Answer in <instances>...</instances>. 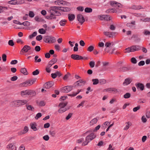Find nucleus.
Returning a JSON list of instances; mask_svg holds the SVG:
<instances>
[{"mask_svg":"<svg viewBox=\"0 0 150 150\" xmlns=\"http://www.w3.org/2000/svg\"><path fill=\"white\" fill-rule=\"evenodd\" d=\"M50 9L52 10V11H59L61 10L62 11H68L70 10V8L67 7H62V6H51L50 8Z\"/></svg>","mask_w":150,"mask_h":150,"instance_id":"f257e3e1","label":"nucleus"},{"mask_svg":"<svg viewBox=\"0 0 150 150\" xmlns=\"http://www.w3.org/2000/svg\"><path fill=\"white\" fill-rule=\"evenodd\" d=\"M52 10L50 9V8H49L48 12L50 13V15L46 16V18L47 19L51 20L52 19H55L56 18L55 15L54 14V12L53 11L52 12V11H51Z\"/></svg>","mask_w":150,"mask_h":150,"instance_id":"f03ea898","label":"nucleus"},{"mask_svg":"<svg viewBox=\"0 0 150 150\" xmlns=\"http://www.w3.org/2000/svg\"><path fill=\"white\" fill-rule=\"evenodd\" d=\"M73 87L72 86H67L62 88L61 91L64 93H67L73 89Z\"/></svg>","mask_w":150,"mask_h":150,"instance_id":"7ed1b4c3","label":"nucleus"},{"mask_svg":"<svg viewBox=\"0 0 150 150\" xmlns=\"http://www.w3.org/2000/svg\"><path fill=\"white\" fill-rule=\"evenodd\" d=\"M110 4L112 6L116 7L123 8V6L120 4L114 1H111L110 2Z\"/></svg>","mask_w":150,"mask_h":150,"instance_id":"20e7f679","label":"nucleus"},{"mask_svg":"<svg viewBox=\"0 0 150 150\" xmlns=\"http://www.w3.org/2000/svg\"><path fill=\"white\" fill-rule=\"evenodd\" d=\"M77 19L78 21L82 24L85 21V19L83 16L81 14H78L77 15Z\"/></svg>","mask_w":150,"mask_h":150,"instance_id":"39448f33","label":"nucleus"},{"mask_svg":"<svg viewBox=\"0 0 150 150\" xmlns=\"http://www.w3.org/2000/svg\"><path fill=\"white\" fill-rule=\"evenodd\" d=\"M19 100L11 102L10 104L12 107H19L20 106Z\"/></svg>","mask_w":150,"mask_h":150,"instance_id":"423d86ee","label":"nucleus"},{"mask_svg":"<svg viewBox=\"0 0 150 150\" xmlns=\"http://www.w3.org/2000/svg\"><path fill=\"white\" fill-rule=\"evenodd\" d=\"M71 58L74 60L83 59L84 58L82 57L78 54H72L71 55Z\"/></svg>","mask_w":150,"mask_h":150,"instance_id":"0eeeda50","label":"nucleus"},{"mask_svg":"<svg viewBox=\"0 0 150 150\" xmlns=\"http://www.w3.org/2000/svg\"><path fill=\"white\" fill-rule=\"evenodd\" d=\"M96 137V134L93 133H92L90 134L89 135L87 136L86 137V138L89 142H90L95 139Z\"/></svg>","mask_w":150,"mask_h":150,"instance_id":"6e6552de","label":"nucleus"},{"mask_svg":"<svg viewBox=\"0 0 150 150\" xmlns=\"http://www.w3.org/2000/svg\"><path fill=\"white\" fill-rule=\"evenodd\" d=\"M86 83L85 81H83L82 80H80L79 81H77L75 83V86H82L84 85Z\"/></svg>","mask_w":150,"mask_h":150,"instance_id":"1a4fd4ad","label":"nucleus"},{"mask_svg":"<svg viewBox=\"0 0 150 150\" xmlns=\"http://www.w3.org/2000/svg\"><path fill=\"white\" fill-rule=\"evenodd\" d=\"M131 52H133L141 50V47L139 45H133L131 47Z\"/></svg>","mask_w":150,"mask_h":150,"instance_id":"9d476101","label":"nucleus"},{"mask_svg":"<svg viewBox=\"0 0 150 150\" xmlns=\"http://www.w3.org/2000/svg\"><path fill=\"white\" fill-rule=\"evenodd\" d=\"M103 34L105 36L109 38L113 37V34H115L116 33L115 32H110L107 31H105L103 32Z\"/></svg>","mask_w":150,"mask_h":150,"instance_id":"9b49d317","label":"nucleus"},{"mask_svg":"<svg viewBox=\"0 0 150 150\" xmlns=\"http://www.w3.org/2000/svg\"><path fill=\"white\" fill-rule=\"evenodd\" d=\"M106 91L110 92V93H116L118 92L117 90L114 88H110L106 89Z\"/></svg>","mask_w":150,"mask_h":150,"instance_id":"f8f14e48","label":"nucleus"},{"mask_svg":"<svg viewBox=\"0 0 150 150\" xmlns=\"http://www.w3.org/2000/svg\"><path fill=\"white\" fill-rule=\"evenodd\" d=\"M53 85V83L52 82H48L44 85V88L48 89L51 87Z\"/></svg>","mask_w":150,"mask_h":150,"instance_id":"ddd939ff","label":"nucleus"},{"mask_svg":"<svg viewBox=\"0 0 150 150\" xmlns=\"http://www.w3.org/2000/svg\"><path fill=\"white\" fill-rule=\"evenodd\" d=\"M127 27L131 28L132 29H134L136 28L135 26V21H132L130 23H127Z\"/></svg>","mask_w":150,"mask_h":150,"instance_id":"4468645a","label":"nucleus"},{"mask_svg":"<svg viewBox=\"0 0 150 150\" xmlns=\"http://www.w3.org/2000/svg\"><path fill=\"white\" fill-rule=\"evenodd\" d=\"M30 84L31 83H30V81L29 79L25 82L20 84V85L21 87H26L29 86H30Z\"/></svg>","mask_w":150,"mask_h":150,"instance_id":"2eb2a0df","label":"nucleus"},{"mask_svg":"<svg viewBox=\"0 0 150 150\" xmlns=\"http://www.w3.org/2000/svg\"><path fill=\"white\" fill-rule=\"evenodd\" d=\"M132 81V79L130 78H127L125 80L123 84L124 86L127 85L131 82Z\"/></svg>","mask_w":150,"mask_h":150,"instance_id":"dca6fc26","label":"nucleus"},{"mask_svg":"<svg viewBox=\"0 0 150 150\" xmlns=\"http://www.w3.org/2000/svg\"><path fill=\"white\" fill-rule=\"evenodd\" d=\"M31 49L30 47L27 45L24 46L21 50L22 52H27Z\"/></svg>","mask_w":150,"mask_h":150,"instance_id":"f3484780","label":"nucleus"},{"mask_svg":"<svg viewBox=\"0 0 150 150\" xmlns=\"http://www.w3.org/2000/svg\"><path fill=\"white\" fill-rule=\"evenodd\" d=\"M135 86L137 89H139L141 91H142L144 89V85L142 83H138L136 84Z\"/></svg>","mask_w":150,"mask_h":150,"instance_id":"a211bd4d","label":"nucleus"},{"mask_svg":"<svg viewBox=\"0 0 150 150\" xmlns=\"http://www.w3.org/2000/svg\"><path fill=\"white\" fill-rule=\"evenodd\" d=\"M57 61V59L56 58H53L48 63V65L49 67H51V66L56 63Z\"/></svg>","mask_w":150,"mask_h":150,"instance_id":"6ab92c4d","label":"nucleus"},{"mask_svg":"<svg viewBox=\"0 0 150 150\" xmlns=\"http://www.w3.org/2000/svg\"><path fill=\"white\" fill-rule=\"evenodd\" d=\"M31 128L33 129L34 131H36L37 130V128L36 127L37 125L35 122L31 123L30 124Z\"/></svg>","mask_w":150,"mask_h":150,"instance_id":"aec40b11","label":"nucleus"},{"mask_svg":"<svg viewBox=\"0 0 150 150\" xmlns=\"http://www.w3.org/2000/svg\"><path fill=\"white\" fill-rule=\"evenodd\" d=\"M55 3L56 4H58L60 6L62 4L64 5L65 4H66V2L64 1H55Z\"/></svg>","mask_w":150,"mask_h":150,"instance_id":"412c9836","label":"nucleus"},{"mask_svg":"<svg viewBox=\"0 0 150 150\" xmlns=\"http://www.w3.org/2000/svg\"><path fill=\"white\" fill-rule=\"evenodd\" d=\"M119 71L122 72L127 71L129 70V69L127 67H123L119 69Z\"/></svg>","mask_w":150,"mask_h":150,"instance_id":"4be33fe9","label":"nucleus"},{"mask_svg":"<svg viewBox=\"0 0 150 150\" xmlns=\"http://www.w3.org/2000/svg\"><path fill=\"white\" fill-rule=\"evenodd\" d=\"M28 95H30L32 96H35L36 93L35 91L33 90H28Z\"/></svg>","mask_w":150,"mask_h":150,"instance_id":"5701e85b","label":"nucleus"},{"mask_svg":"<svg viewBox=\"0 0 150 150\" xmlns=\"http://www.w3.org/2000/svg\"><path fill=\"white\" fill-rule=\"evenodd\" d=\"M28 127L27 126H25L24 127L23 131H22L20 132L19 133V134L20 135H21L22 134H25L28 131Z\"/></svg>","mask_w":150,"mask_h":150,"instance_id":"b1692460","label":"nucleus"},{"mask_svg":"<svg viewBox=\"0 0 150 150\" xmlns=\"http://www.w3.org/2000/svg\"><path fill=\"white\" fill-rule=\"evenodd\" d=\"M19 101L20 106H22L25 104H26L28 102V101L26 100H19Z\"/></svg>","mask_w":150,"mask_h":150,"instance_id":"393cba45","label":"nucleus"},{"mask_svg":"<svg viewBox=\"0 0 150 150\" xmlns=\"http://www.w3.org/2000/svg\"><path fill=\"white\" fill-rule=\"evenodd\" d=\"M68 16L69 20L70 21H73L75 18V16L73 14H69Z\"/></svg>","mask_w":150,"mask_h":150,"instance_id":"a878e982","label":"nucleus"},{"mask_svg":"<svg viewBox=\"0 0 150 150\" xmlns=\"http://www.w3.org/2000/svg\"><path fill=\"white\" fill-rule=\"evenodd\" d=\"M15 147L16 148L15 146L11 143L9 144L7 146V148L10 150H13Z\"/></svg>","mask_w":150,"mask_h":150,"instance_id":"bb28decb","label":"nucleus"},{"mask_svg":"<svg viewBox=\"0 0 150 150\" xmlns=\"http://www.w3.org/2000/svg\"><path fill=\"white\" fill-rule=\"evenodd\" d=\"M81 91V90H78L77 92H73L72 94H69L68 95L71 97H74L76 96L77 94H79Z\"/></svg>","mask_w":150,"mask_h":150,"instance_id":"cd10ccee","label":"nucleus"},{"mask_svg":"<svg viewBox=\"0 0 150 150\" xmlns=\"http://www.w3.org/2000/svg\"><path fill=\"white\" fill-rule=\"evenodd\" d=\"M21 72L25 75H27L28 73L26 69L25 68H22L21 69Z\"/></svg>","mask_w":150,"mask_h":150,"instance_id":"c85d7f7f","label":"nucleus"},{"mask_svg":"<svg viewBox=\"0 0 150 150\" xmlns=\"http://www.w3.org/2000/svg\"><path fill=\"white\" fill-rule=\"evenodd\" d=\"M97 119L96 118H94L92 119L90 122V125L91 126L93 125L94 124H96L97 122Z\"/></svg>","mask_w":150,"mask_h":150,"instance_id":"c756f323","label":"nucleus"},{"mask_svg":"<svg viewBox=\"0 0 150 150\" xmlns=\"http://www.w3.org/2000/svg\"><path fill=\"white\" fill-rule=\"evenodd\" d=\"M26 106L27 107V109L29 110H30L32 111H34V108L33 107H32L31 105H26Z\"/></svg>","mask_w":150,"mask_h":150,"instance_id":"7c9ffc66","label":"nucleus"},{"mask_svg":"<svg viewBox=\"0 0 150 150\" xmlns=\"http://www.w3.org/2000/svg\"><path fill=\"white\" fill-rule=\"evenodd\" d=\"M67 109L66 108H60L58 110V112L60 113H62L67 111Z\"/></svg>","mask_w":150,"mask_h":150,"instance_id":"2f4dec72","label":"nucleus"},{"mask_svg":"<svg viewBox=\"0 0 150 150\" xmlns=\"http://www.w3.org/2000/svg\"><path fill=\"white\" fill-rule=\"evenodd\" d=\"M50 36H46L45 38V41L46 42L49 43H50Z\"/></svg>","mask_w":150,"mask_h":150,"instance_id":"473e14b6","label":"nucleus"},{"mask_svg":"<svg viewBox=\"0 0 150 150\" xmlns=\"http://www.w3.org/2000/svg\"><path fill=\"white\" fill-rule=\"evenodd\" d=\"M67 102L60 103L59 105V106L60 107V108H64V107L67 105Z\"/></svg>","mask_w":150,"mask_h":150,"instance_id":"72a5a7b5","label":"nucleus"},{"mask_svg":"<svg viewBox=\"0 0 150 150\" xmlns=\"http://www.w3.org/2000/svg\"><path fill=\"white\" fill-rule=\"evenodd\" d=\"M132 8L135 10H139L141 9V6H140L133 5L132 7Z\"/></svg>","mask_w":150,"mask_h":150,"instance_id":"f704fd0d","label":"nucleus"},{"mask_svg":"<svg viewBox=\"0 0 150 150\" xmlns=\"http://www.w3.org/2000/svg\"><path fill=\"white\" fill-rule=\"evenodd\" d=\"M39 58V56L38 55L36 56L34 58L35 62H40L41 61V59L40 58L38 59Z\"/></svg>","mask_w":150,"mask_h":150,"instance_id":"c9c22d12","label":"nucleus"},{"mask_svg":"<svg viewBox=\"0 0 150 150\" xmlns=\"http://www.w3.org/2000/svg\"><path fill=\"white\" fill-rule=\"evenodd\" d=\"M126 123L127 124V125H126V126L124 128V129L125 130H127L129 128V126H131L132 125V123L129 122H126Z\"/></svg>","mask_w":150,"mask_h":150,"instance_id":"e433bc0d","label":"nucleus"},{"mask_svg":"<svg viewBox=\"0 0 150 150\" xmlns=\"http://www.w3.org/2000/svg\"><path fill=\"white\" fill-rule=\"evenodd\" d=\"M104 20L108 21L110 20L111 18V17L108 15H104Z\"/></svg>","mask_w":150,"mask_h":150,"instance_id":"4c0bfd02","label":"nucleus"},{"mask_svg":"<svg viewBox=\"0 0 150 150\" xmlns=\"http://www.w3.org/2000/svg\"><path fill=\"white\" fill-rule=\"evenodd\" d=\"M92 11L91 8L88 7H86L85 9V11L86 13H91Z\"/></svg>","mask_w":150,"mask_h":150,"instance_id":"58836bf2","label":"nucleus"},{"mask_svg":"<svg viewBox=\"0 0 150 150\" xmlns=\"http://www.w3.org/2000/svg\"><path fill=\"white\" fill-rule=\"evenodd\" d=\"M92 81L93 82V84L95 85L98 84L99 83V80L98 79H93L92 80Z\"/></svg>","mask_w":150,"mask_h":150,"instance_id":"ea45409f","label":"nucleus"},{"mask_svg":"<svg viewBox=\"0 0 150 150\" xmlns=\"http://www.w3.org/2000/svg\"><path fill=\"white\" fill-rule=\"evenodd\" d=\"M70 74L69 72H67V74L65 75L63 78V79L64 80H66L68 78V77L70 76Z\"/></svg>","mask_w":150,"mask_h":150,"instance_id":"a19ab883","label":"nucleus"},{"mask_svg":"<svg viewBox=\"0 0 150 150\" xmlns=\"http://www.w3.org/2000/svg\"><path fill=\"white\" fill-rule=\"evenodd\" d=\"M46 30H47V29L44 30L43 28H41L39 29L38 31L41 34H44L46 32Z\"/></svg>","mask_w":150,"mask_h":150,"instance_id":"79ce46f5","label":"nucleus"},{"mask_svg":"<svg viewBox=\"0 0 150 150\" xmlns=\"http://www.w3.org/2000/svg\"><path fill=\"white\" fill-rule=\"evenodd\" d=\"M28 90H26L25 91H22L21 92V94L22 96L27 95H28Z\"/></svg>","mask_w":150,"mask_h":150,"instance_id":"37998d69","label":"nucleus"},{"mask_svg":"<svg viewBox=\"0 0 150 150\" xmlns=\"http://www.w3.org/2000/svg\"><path fill=\"white\" fill-rule=\"evenodd\" d=\"M115 12V10L114 9L111 8L108 9L106 11V12L107 13H114Z\"/></svg>","mask_w":150,"mask_h":150,"instance_id":"c03bdc74","label":"nucleus"},{"mask_svg":"<svg viewBox=\"0 0 150 150\" xmlns=\"http://www.w3.org/2000/svg\"><path fill=\"white\" fill-rule=\"evenodd\" d=\"M131 94L129 93H127L124 95V98H128L130 97Z\"/></svg>","mask_w":150,"mask_h":150,"instance_id":"a18cd8bd","label":"nucleus"},{"mask_svg":"<svg viewBox=\"0 0 150 150\" xmlns=\"http://www.w3.org/2000/svg\"><path fill=\"white\" fill-rule=\"evenodd\" d=\"M90 142L87 139L86 137L85 141L83 142L82 144L83 146H85L87 145Z\"/></svg>","mask_w":150,"mask_h":150,"instance_id":"49530a36","label":"nucleus"},{"mask_svg":"<svg viewBox=\"0 0 150 150\" xmlns=\"http://www.w3.org/2000/svg\"><path fill=\"white\" fill-rule=\"evenodd\" d=\"M53 12H54V14L56 16H60L61 15V14L60 12L59 11H52Z\"/></svg>","mask_w":150,"mask_h":150,"instance_id":"de8ad7c7","label":"nucleus"},{"mask_svg":"<svg viewBox=\"0 0 150 150\" xmlns=\"http://www.w3.org/2000/svg\"><path fill=\"white\" fill-rule=\"evenodd\" d=\"M50 43H54L56 41V39L54 37L51 36H50Z\"/></svg>","mask_w":150,"mask_h":150,"instance_id":"09e8293b","label":"nucleus"},{"mask_svg":"<svg viewBox=\"0 0 150 150\" xmlns=\"http://www.w3.org/2000/svg\"><path fill=\"white\" fill-rule=\"evenodd\" d=\"M109 29L111 30H114L116 29V27L113 24L110 25L109 27Z\"/></svg>","mask_w":150,"mask_h":150,"instance_id":"8fccbe9b","label":"nucleus"},{"mask_svg":"<svg viewBox=\"0 0 150 150\" xmlns=\"http://www.w3.org/2000/svg\"><path fill=\"white\" fill-rule=\"evenodd\" d=\"M16 4H21L24 3V0H16Z\"/></svg>","mask_w":150,"mask_h":150,"instance_id":"3c124183","label":"nucleus"},{"mask_svg":"<svg viewBox=\"0 0 150 150\" xmlns=\"http://www.w3.org/2000/svg\"><path fill=\"white\" fill-rule=\"evenodd\" d=\"M36 79H37L36 78H34L33 79H29L30 83H31L30 85H31L33 84L36 81Z\"/></svg>","mask_w":150,"mask_h":150,"instance_id":"603ef678","label":"nucleus"},{"mask_svg":"<svg viewBox=\"0 0 150 150\" xmlns=\"http://www.w3.org/2000/svg\"><path fill=\"white\" fill-rule=\"evenodd\" d=\"M131 47H129L127 48H126L124 52L125 53H129L130 52H131L132 50H131Z\"/></svg>","mask_w":150,"mask_h":150,"instance_id":"864d4df0","label":"nucleus"},{"mask_svg":"<svg viewBox=\"0 0 150 150\" xmlns=\"http://www.w3.org/2000/svg\"><path fill=\"white\" fill-rule=\"evenodd\" d=\"M66 22V20H64L61 21L59 23L61 25L64 26L65 25Z\"/></svg>","mask_w":150,"mask_h":150,"instance_id":"5fc2aeb1","label":"nucleus"},{"mask_svg":"<svg viewBox=\"0 0 150 150\" xmlns=\"http://www.w3.org/2000/svg\"><path fill=\"white\" fill-rule=\"evenodd\" d=\"M94 47L93 46H90L88 47L87 49V50L90 52H91L94 50Z\"/></svg>","mask_w":150,"mask_h":150,"instance_id":"6e6d98bb","label":"nucleus"},{"mask_svg":"<svg viewBox=\"0 0 150 150\" xmlns=\"http://www.w3.org/2000/svg\"><path fill=\"white\" fill-rule=\"evenodd\" d=\"M106 80L105 79H102L100 80L99 82L101 84H105L106 83Z\"/></svg>","mask_w":150,"mask_h":150,"instance_id":"4d7b16f0","label":"nucleus"},{"mask_svg":"<svg viewBox=\"0 0 150 150\" xmlns=\"http://www.w3.org/2000/svg\"><path fill=\"white\" fill-rule=\"evenodd\" d=\"M89 65L91 67L93 68L95 65V62L93 61H91L89 63Z\"/></svg>","mask_w":150,"mask_h":150,"instance_id":"13d9d810","label":"nucleus"},{"mask_svg":"<svg viewBox=\"0 0 150 150\" xmlns=\"http://www.w3.org/2000/svg\"><path fill=\"white\" fill-rule=\"evenodd\" d=\"M6 54H4L2 55V58L4 62H5L6 60Z\"/></svg>","mask_w":150,"mask_h":150,"instance_id":"bf43d9fd","label":"nucleus"},{"mask_svg":"<svg viewBox=\"0 0 150 150\" xmlns=\"http://www.w3.org/2000/svg\"><path fill=\"white\" fill-rule=\"evenodd\" d=\"M8 44L10 46H13L14 44L13 40H10L8 42Z\"/></svg>","mask_w":150,"mask_h":150,"instance_id":"052dcab7","label":"nucleus"},{"mask_svg":"<svg viewBox=\"0 0 150 150\" xmlns=\"http://www.w3.org/2000/svg\"><path fill=\"white\" fill-rule=\"evenodd\" d=\"M41 116H42V114H41V113H37L36 114V116L35 117V119L36 120H37L40 117H41Z\"/></svg>","mask_w":150,"mask_h":150,"instance_id":"680f3d73","label":"nucleus"},{"mask_svg":"<svg viewBox=\"0 0 150 150\" xmlns=\"http://www.w3.org/2000/svg\"><path fill=\"white\" fill-rule=\"evenodd\" d=\"M131 62L133 64H135L137 62V60L134 57H132L131 59Z\"/></svg>","mask_w":150,"mask_h":150,"instance_id":"e2e57ef3","label":"nucleus"},{"mask_svg":"<svg viewBox=\"0 0 150 150\" xmlns=\"http://www.w3.org/2000/svg\"><path fill=\"white\" fill-rule=\"evenodd\" d=\"M49 133L52 136L54 137L55 134V131L50 130V131Z\"/></svg>","mask_w":150,"mask_h":150,"instance_id":"0e129e2a","label":"nucleus"},{"mask_svg":"<svg viewBox=\"0 0 150 150\" xmlns=\"http://www.w3.org/2000/svg\"><path fill=\"white\" fill-rule=\"evenodd\" d=\"M23 25L25 26H29L30 25V23L26 21L22 23Z\"/></svg>","mask_w":150,"mask_h":150,"instance_id":"69168bd1","label":"nucleus"},{"mask_svg":"<svg viewBox=\"0 0 150 150\" xmlns=\"http://www.w3.org/2000/svg\"><path fill=\"white\" fill-rule=\"evenodd\" d=\"M8 3L11 4H16V0H13L10 1L8 2Z\"/></svg>","mask_w":150,"mask_h":150,"instance_id":"338daca9","label":"nucleus"},{"mask_svg":"<svg viewBox=\"0 0 150 150\" xmlns=\"http://www.w3.org/2000/svg\"><path fill=\"white\" fill-rule=\"evenodd\" d=\"M29 15L30 17L33 18L35 14L33 12L30 11L29 13Z\"/></svg>","mask_w":150,"mask_h":150,"instance_id":"774afa93","label":"nucleus"}]
</instances>
